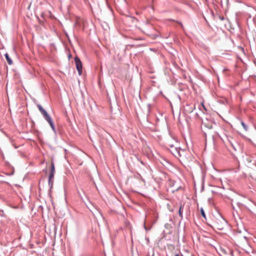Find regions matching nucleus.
Returning a JSON list of instances; mask_svg holds the SVG:
<instances>
[{
    "mask_svg": "<svg viewBox=\"0 0 256 256\" xmlns=\"http://www.w3.org/2000/svg\"><path fill=\"white\" fill-rule=\"evenodd\" d=\"M0 153L1 154L3 158H4V154L2 152V151L1 149L0 148Z\"/></svg>",
    "mask_w": 256,
    "mask_h": 256,
    "instance_id": "nucleus-14",
    "label": "nucleus"
},
{
    "mask_svg": "<svg viewBox=\"0 0 256 256\" xmlns=\"http://www.w3.org/2000/svg\"><path fill=\"white\" fill-rule=\"evenodd\" d=\"M14 170H13L12 172L10 174H6V175L8 176H12L14 174Z\"/></svg>",
    "mask_w": 256,
    "mask_h": 256,
    "instance_id": "nucleus-12",
    "label": "nucleus"
},
{
    "mask_svg": "<svg viewBox=\"0 0 256 256\" xmlns=\"http://www.w3.org/2000/svg\"><path fill=\"white\" fill-rule=\"evenodd\" d=\"M241 124L246 131L248 130V127L247 125L243 121L241 122Z\"/></svg>",
    "mask_w": 256,
    "mask_h": 256,
    "instance_id": "nucleus-10",
    "label": "nucleus"
},
{
    "mask_svg": "<svg viewBox=\"0 0 256 256\" xmlns=\"http://www.w3.org/2000/svg\"><path fill=\"white\" fill-rule=\"evenodd\" d=\"M4 56H5V57L6 58L8 63L10 65H12V59L10 58V57L9 56V55L8 54L6 53L4 54Z\"/></svg>",
    "mask_w": 256,
    "mask_h": 256,
    "instance_id": "nucleus-8",
    "label": "nucleus"
},
{
    "mask_svg": "<svg viewBox=\"0 0 256 256\" xmlns=\"http://www.w3.org/2000/svg\"><path fill=\"white\" fill-rule=\"evenodd\" d=\"M170 150L176 158L184 156L186 152V150L182 149L180 147L175 146H171Z\"/></svg>",
    "mask_w": 256,
    "mask_h": 256,
    "instance_id": "nucleus-1",
    "label": "nucleus"
},
{
    "mask_svg": "<svg viewBox=\"0 0 256 256\" xmlns=\"http://www.w3.org/2000/svg\"><path fill=\"white\" fill-rule=\"evenodd\" d=\"M200 213H201V214L202 216L204 218H206V214H205V213H204V210H203L202 208H201L200 209Z\"/></svg>",
    "mask_w": 256,
    "mask_h": 256,
    "instance_id": "nucleus-11",
    "label": "nucleus"
},
{
    "mask_svg": "<svg viewBox=\"0 0 256 256\" xmlns=\"http://www.w3.org/2000/svg\"><path fill=\"white\" fill-rule=\"evenodd\" d=\"M168 146L170 147V148H171V146H174V144H172L169 142V144H168Z\"/></svg>",
    "mask_w": 256,
    "mask_h": 256,
    "instance_id": "nucleus-13",
    "label": "nucleus"
},
{
    "mask_svg": "<svg viewBox=\"0 0 256 256\" xmlns=\"http://www.w3.org/2000/svg\"><path fill=\"white\" fill-rule=\"evenodd\" d=\"M54 175L52 174H49L48 176V185L50 186V188H52L53 182H54Z\"/></svg>",
    "mask_w": 256,
    "mask_h": 256,
    "instance_id": "nucleus-6",
    "label": "nucleus"
},
{
    "mask_svg": "<svg viewBox=\"0 0 256 256\" xmlns=\"http://www.w3.org/2000/svg\"><path fill=\"white\" fill-rule=\"evenodd\" d=\"M44 119L50 124L53 132L54 133H56V130L55 128L54 124L50 116H48L46 117V118H44Z\"/></svg>",
    "mask_w": 256,
    "mask_h": 256,
    "instance_id": "nucleus-4",
    "label": "nucleus"
},
{
    "mask_svg": "<svg viewBox=\"0 0 256 256\" xmlns=\"http://www.w3.org/2000/svg\"><path fill=\"white\" fill-rule=\"evenodd\" d=\"M37 107L38 108L41 114L43 116L44 118L50 116L46 112V111L42 107V106L40 104H38L37 105Z\"/></svg>",
    "mask_w": 256,
    "mask_h": 256,
    "instance_id": "nucleus-5",
    "label": "nucleus"
},
{
    "mask_svg": "<svg viewBox=\"0 0 256 256\" xmlns=\"http://www.w3.org/2000/svg\"><path fill=\"white\" fill-rule=\"evenodd\" d=\"M55 173V168H54V164L53 162H51L50 164V174H52L53 175Z\"/></svg>",
    "mask_w": 256,
    "mask_h": 256,
    "instance_id": "nucleus-7",
    "label": "nucleus"
},
{
    "mask_svg": "<svg viewBox=\"0 0 256 256\" xmlns=\"http://www.w3.org/2000/svg\"><path fill=\"white\" fill-rule=\"evenodd\" d=\"M144 228L146 229V230H148L147 229L146 227V225H145V224H144Z\"/></svg>",
    "mask_w": 256,
    "mask_h": 256,
    "instance_id": "nucleus-15",
    "label": "nucleus"
},
{
    "mask_svg": "<svg viewBox=\"0 0 256 256\" xmlns=\"http://www.w3.org/2000/svg\"><path fill=\"white\" fill-rule=\"evenodd\" d=\"M74 61L76 67V69L78 71L79 75H81L82 73V63L80 59L76 56L74 58Z\"/></svg>",
    "mask_w": 256,
    "mask_h": 256,
    "instance_id": "nucleus-2",
    "label": "nucleus"
},
{
    "mask_svg": "<svg viewBox=\"0 0 256 256\" xmlns=\"http://www.w3.org/2000/svg\"><path fill=\"white\" fill-rule=\"evenodd\" d=\"M183 208H184V206L181 204L180 206V208H179V210H178L179 216H180V217L182 219L183 218V216H182V209H183Z\"/></svg>",
    "mask_w": 256,
    "mask_h": 256,
    "instance_id": "nucleus-9",
    "label": "nucleus"
},
{
    "mask_svg": "<svg viewBox=\"0 0 256 256\" xmlns=\"http://www.w3.org/2000/svg\"><path fill=\"white\" fill-rule=\"evenodd\" d=\"M44 119L50 124L53 132L54 133H56V130L55 128L54 124L50 116H48L46 117V118H44Z\"/></svg>",
    "mask_w": 256,
    "mask_h": 256,
    "instance_id": "nucleus-3",
    "label": "nucleus"
}]
</instances>
